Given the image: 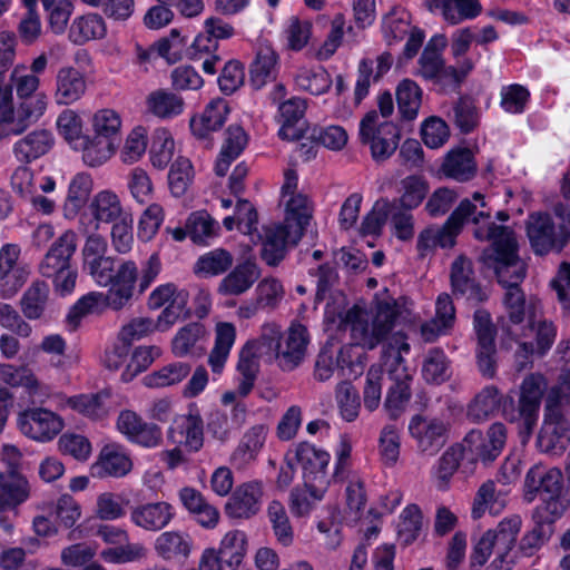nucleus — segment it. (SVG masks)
Returning <instances> with one entry per match:
<instances>
[{
  "label": "nucleus",
  "instance_id": "39448f33",
  "mask_svg": "<svg viewBox=\"0 0 570 570\" xmlns=\"http://www.w3.org/2000/svg\"><path fill=\"white\" fill-rule=\"evenodd\" d=\"M259 343L266 353L273 354L277 366L284 372H292L303 362L308 344L307 328L302 324H292L283 333L276 324L262 327Z\"/></svg>",
  "mask_w": 570,
  "mask_h": 570
},
{
  "label": "nucleus",
  "instance_id": "79ce46f5",
  "mask_svg": "<svg viewBox=\"0 0 570 570\" xmlns=\"http://www.w3.org/2000/svg\"><path fill=\"white\" fill-rule=\"evenodd\" d=\"M155 550L165 560L186 559L191 550V540L181 532L166 531L156 539Z\"/></svg>",
  "mask_w": 570,
  "mask_h": 570
},
{
  "label": "nucleus",
  "instance_id": "5fc2aeb1",
  "mask_svg": "<svg viewBox=\"0 0 570 570\" xmlns=\"http://www.w3.org/2000/svg\"><path fill=\"white\" fill-rule=\"evenodd\" d=\"M422 374L426 382L441 384L450 379V361L440 348H431L424 358Z\"/></svg>",
  "mask_w": 570,
  "mask_h": 570
},
{
  "label": "nucleus",
  "instance_id": "ea45409f",
  "mask_svg": "<svg viewBox=\"0 0 570 570\" xmlns=\"http://www.w3.org/2000/svg\"><path fill=\"white\" fill-rule=\"evenodd\" d=\"M236 330L232 323L216 325L215 345L209 353L208 364L214 373H220L234 345Z\"/></svg>",
  "mask_w": 570,
  "mask_h": 570
},
{
  "label": "nucleus",
  "instance_id": "49530a36",
  "mask_svg": "<svg viewBox=\"0 0 570 570\" xmlns=\"http://www.w3.org/2000/svg\"><path fill=\"white\" fill-rule=\"evenodd\" d=\"M278 56L269 46H261L254 61L250 63V81L255 88L263 87L275 76Z\"/></svg>",
  "mask_w": 570,
  "mask_h": 570
},
{
  "label": "nucleus",
  "instance_id": "680f3d73",
  "mask_svg": "<svg viewBox=\"0 0 570 570\" xmlns=\"http://www.w3.org/2000/svg\"><path fill=\"white\" fill-rule=\"evenodd\" d=\"M409 13L402 8H393L384 18L382 30L389 45L400 41L409 31Z\"/></svg>",
  "mask_w": 570,
  "mask_h": 570
},
{
  "label": "nucleus",
  "instance_id": "a211bd4d",
  "mask_svg": "<svg viewBox=\"0 0 570 570\" xmlns=\"http://www.w3.org/2000/svg\"><path fill=\"white\" fill-rule=\"evenodd\" d=\"M20 247L7 244L0 248V295L11 298L26 283L29 271L18 263Z\"/></svg>",
  "mask_w": 570,
  "mask_h": 570
},
{
  "label": "nucleus",
  "instance_id": "f257e3e1",
  "mask_svg": "<svg viewBox=\"0 0 570 570\" xmlns=\"http://www.w3.org/2000/svg\"><path fill=\"white\" fill-rule=\"evenodd\" d=\"M473 235L479 240H488L490 245L483 249L480 261L494 271L498 282L505 288L502 302L512 325H520L528 315L533 326L539 301L530 297L527 301L520 283L525 277V264L519 257V244L514 230L504 225L491 223L475 228Z\"/></svg>",
  "mask_w": 570,
  "mask_h": 570
},
{
  "label": "nucleus",
  "instance_id": "473e14b6",
  "mask_svg": "<svg viewBox=\"0 0 570 570\" xmlns=\"http://www.w3.org/2000/svg\"><path fill=\"white\" fill-rule=\"evenodd\" d=\"M455 307L451 296L442 293L435 303V316L421 326V333L425 341H433L440 334L445 333L454 325Z\"/></svg>",
  "mask_w": 570,
  "mask_h": 570
},
{
  "label": "nucleus",
  "instance_id": "423d86ee",
  "mask_svg": "<svg viewBox=\"0 0 570 570\" xmlns=\"http://www.w3.org/2000/svg\"><path fill=\"white\" fill-rule=\"evenodd\" d=\"M122 127L121 115L116 109H97L91 117L92 135H89L86 165L99 167L117 151Z\"/></svg>",
  "mask_w": 570,
  "mask_h": 570
},
{
  "label": "nucleus",
  "instance_id": "37998d69",
  "mask_svg": "<svg viewBox=\"0 0 570 570\" xmlns=\"http://www.w3.org/2000/svg\"><path fill=\"white\" fill-rule=\"evenodd\" d=\"M92 189V179L88 174H77L69 184L68 195L63 205V216L73 219L86 204Z\"/></svg>",
  "mask_w": 570,
  "mask_h": 570
},
{
  "label": "nucleus",
  "instance_id": "f03ea898",
  "mask_svg": "<svg viewBox=\"0 0 570 570\" xmlns=\"http://www.w3.org/2000/svg\"><path fill=\"white\" fill-rule=\"evenodd\" d=\"M108 242L98 233H90L81 249L82 268L101 286L109 287L108 292H122L131 299L138 277V266L131 259H121L107 255Z\"/></svg>",
  "mask_w": 570,
  "mask_h": 570
},
{
  "label": "nucleus",
  "instance_id": "a878e982",
  "mask_svg": "<svg viewBox=\"0 0 570 570\" xmlns=\"http://www.w3.org/2000/svg\"><path fill=\"white\" fill-rule=\"evenodd\" d=\"M89 212L95 224L94 233H97L101 224L110 225L127 215L119 196L108 189L101 190L92 197Z\"/></svg>",
  "mask_w": 570,
  "mask_h": 570
},
{
  "label": "nucleus",
  "instance_id": "2eb2a0df",
  "mask_svg": "<svg viewBox=\"0 0 570 570\" xmlns=\"http://www.w3.org/2000/svg\"><path fill=\"white\" fill-rule=\"evenodd\" d=\"M131 299L125 297L122 292H90L80 297L70 308L67 315V322L75 330L81 318L94 313H101L104 309L111 308L120 311L130 303Z\"/></svg>",
  "mask_w": 570,
  "mask_h": 570
},
{
  "label": "nucleus",
  "instance_id": "4468645a",
  "mask_svg": "<svg viewBox=\"0 0 570 570\" xmlns=\"http://www.w3.org/2000/svg\"><path fill=\"white\" fill-rule=\"evenodd\" d=\"M451 287L456 298L476 305L489 298L487 291L476 281L472 262L465 256L456 257L451 265Z\"/></svg>",
  "mask_w": 570,
  "mask_h": 570
},
{
  "label": "nucleus",
  "instance_id": "c85d7f7f",
  "mask_svg": "<svg viewBox=\"0 0 570 570\" xmlns=\"http://www.w3.org/2000/svg\"><path fill=\"white\" fill-rule=\"evenodd\" d=\"M478 166L469 148L450 150L441 165L442 174L459 183H466L476 175Z\"/></svg>",
  "mask_w": 570,
  "mask_h": 570
},
{
  "label": "nucleus",
  "instance_id": "052dcab7",
  "mask_svg": "<svg viewBox=\"0 0 570 570\" xmlns=\"http://www.w3.org/2000/svg\"><path fill=\"white\" fill-rule=\"evenodd\" d=\"M521 524V517L513 514L504 518L495 529H491L492 534L495 537L498 542V551H501L502 553L511 552L517 542Z\"/></svg>",
  "mask_w": 570,
  "mask_h": 570
},
{
  "label": "nucleus",
  "instance_id": "69168bd1",
  "mask_svg": "<svg viewBox=\"0 0 570 570\" xmlns=\"http://www.w3.org/2000/svg\"><path fill=\"white\" fill-rule=\"evenodd\" d=\"M381 460L387 466H393L400 456V432L394 424L385 425L379 439Z\"/></svg>",
  "mask_w": 570,
  "mask_h": 570
},
{
  "label": "nucleus",
  "instance_id": "f704fd0d",
  "mask_svg": "<svg viewBox=\"0 0 570 570\" xmlns=\"http://www.w3.org/2000/svg\"><path fill=\"white\" fill-rule=\"evenodd\" d=\"M52 134L46 129L33 130L19 139L13 146L16 158L22 163H30L46 155L53 146Z\"/></svg>",
  "mask_w": 570,
  "mask_h": 570
},
{
  "label": "nucleus",
  "instance_id": "f8f14e48",
  "mask_svg": "<svg viewBox=\"0 0 570 570\" xmlns=\"http://www.w3.org/2000/svg\"><path fill=\"white\" fill-rule=\"evenodd\" d=\"M507 442V428L501 422L490 425L485 436L480 430H471L462 441V451L474 455L484 464L493 462Z\"/></svg>",
  "mask_w": 570,
  "mask_h": 570
},
{
  "label": "nucleus",
  "instance_id": "7c9ffc66",
  "mask_svg": "<svg viewBox=\"0 0 570 570\" xmlns=\"http://www.w3.org/2000/svg\"><path fill=\"white\" fill-rule=\"evenodd\" d=\"M505 400L497 386L487 385L469 403L468 417L476 423L484 422L500 410Z\"/></svg>",
  "mask_w": 570,
  "mask_h": 570
},
{
  "label": "nucleus",
  "instance_id": "72a5a7b5",
  "mask_svg": "<svg viewBox=\"0 0 570 570\" xmlns=\"http://www.w3.org/2000/svg\"><path fill=\"white\" fill-rule=\"evenodd\" d=\"M410 344L405 342L403 336H393L383 347L382 364L385 367L390 380H412V374L409 372L405 361L402 356L403 353H409Z\"/></svg>",
  "mask_w": 570,
  "mask_h": 570
},
{
  "label": "nucleus",
  "instance_id": "6ab92c4d",
  "mask_svg": "<svg viewBox=\"0 0 570 570\" xmlns=\"http://www.w3.org/2000/svg\"><path fill=\"white\" fill-rule=\"evenodd\" d=\"M563 475L558 468H548L541 463L529 469L524 478V500L533 502L539 495H556L562 493Z\"/></svg>",
  "mask_w": 570,
  "mask_h": 570
},
{
  "label": "nucleus",
  "instance_id": "dca6fc26",
  "mask_svg": "<svg viewBox=\"0 0 570 570\" xmlns=\"http://www.w3.org/2000/svg\"><path fill=\"white\" fill-rule=\"evenodd\" d=\"M17 423L22 434L37 441H49L62 429L60 417L41 407L23 411L19 414Z\"/></svg>",
  "mask_w": 570,
  "mask_h": 570
},
{
  "label": "nucleus",
  "instance_id": "6e6552de",
  "mask_svg": "<svg viewBox=\"0 0 570 570\" xmlns=\"http://www.w3.org/2000/svg\"><path fill=\"white\" fill-rule=\"evenodd\" d=\"M570 444V420L560 404L550 397L544 406L542 426L537 438L538 449L548 455H561Z\"/></svg>",
  "mask_w": 570,
  "mask_h": 570
},
{
  "label": "nucleus",
  "instance_id": "aec40b11",
  "mask_svg": "<svg viewBox=\"0 0 570 570\" xmlns=\"http://www.w3.org/2000/svg\"><path fill=\"white\" fill-rule=\"evenodd\" d=\"M409 431L416 440L419 449L430 455L439 452L446 442V425L435 417L415 415L409 424Z\"/></svg>",
  "mask_w": 570,
  "mask_h": 570
},
{
  "label": "nucleus",
  "instance_id": "0eeeda50",
  "mask_svg": "<svg viewBox=\"0 0 570 570\" xmlns=\"http://www.w3.org/2000/svg\"><path fill=\"white\" fill-rule=\"evenodd\" d=\"M295 459L309 494L314 500H322L331 482L327 473L330 454L308 442H301L295 448Z\"/></svg>",
  "mask_w": 570,
  "mask_h": 570
},
{
  "label": "nucleus",
  "instance_id": "13d9d810",
  "mask_svg": "<svg viewBox=\"0 0 570 570\" xmlns=\"http://www.w3.org/2000/svg\"><path fill=\"white\" fill-rule=\"evenodd\" d=\"M541 499V504L534 509L533 519L535 523L552 524L560 519L569 507V501L562 493L547 495Z\"/></svg>",
  "mask_w": 570,
  "mask_h": 570
},
{
  "label": "nucleus",
  "instance_id": "8fccbe9b",
  "mask_svg": "<svg viewBox=\"0 0 570 570\" xmlns=\"http://www.w3.org/2000/svg\"><path fill=\"white\" fill-rule=\"evenodd\" d=\"M148 146V130L144 126L134 127L119 150V159L125 165L138 163L145 155Z\"/></svg>",
  "mask_w": 570,
  "mask_h": 570
},
{
  "label": "nucleus",
  "instance_id": "a18cd8bd",
  "mask_svg": "<svg viewBox=\"0 0 570 570\" xmlns=\"http://www.w3.org/2000/svg\"><path fill=\"white\" fill-rule=\"evenodd\" d=\"M49 286L43 281H35L21 297V311L28 320L40 318L49 301Z\"/></svg>",
  "mask_w": 570,
  "mask_h": 570
},
{
  "label": "nucleus",
  "instance_id": "e2e57ef3",
  "mask_svg": "<svg viewBox=\"0 0 570 570\" xmlns=\"http://www.w3.org/2000/svg\"><path fill=\"white\" fill-rule=\"evenodd\" d=\"M0 379L13 387L23 386L33 393L39 386L35 374L26 366H14L12 364H0Z\"/></svg>",
  "mask_w": 570,
  "mask_h": 570
},
{
  "label": "nucleus",
  "instance_id": "6e6d98bb",
  "mask_svg": "<svg viewBox=\"0 0 570 570\" xmlns=\"http://www.w3.org/2000/svg\"><path fill=\"white\" fill-rule=\"evenodd\" d=\"M335 400L343 420L353 422L357 419L361 410V401L357 390L351 382L343 381L337 384Z\"/></svg>",
  "mask_w": 570,
  "mask_h": 570
},
{
  "label": "nucleus",
  "instance_id": "9b49d317",
  "mask_svg": "<svg viewBox=\"0 0 570 570\" xmlns=\"http://www.w3.org/2000/svg\"><path fill=\"white\" fill-rule=\"evenodd\" d=\"M548 389V382L541 373L527 375L520 386L518 402L520 433L529 438L537 424L541 400Z\"/></svg>",
  "mask_w": 570,
  "mask_h": 570
},
{
  "label": "nucleus",
  "instance_id": "338daca9",
  "mask_svg": "<svg viewBox=\"0 0 570 570\" xmlns=\"http://www.w3.org/2000/svg\"><path fill=\"white\" fill-rule=\"evenodd\" d=\"M422 528V513L417 505H407L400 515L397 533L405 544L419 537Z\"/></svg>",
  "mask_w": 570,
  "mask_h": 570
},
{
  "label": "nucleus",
  "instance_id": "cd10ccee",
  "mask_svg": "<svg viewBox=\"0 0 570 570\" xmlns=\"http://www.w3.org/2000/svg\"><path fill=\"white\" fill-rule=\"evenodd\" d=\"M174 509L168 502L140 504L131 512L132 522L148 531H159L174 518Z\"/></svg>",
  "mask_w": 570,
  "mask_h": 570
},
{
  "label": "nucleus",
  "instance_id": "c756f323",
  "mask_svg": "<svg viewBox=\"0 0 570 570\" xmlns=\"http://www.w3.org/2000/svg\"><path fill=\"white\" fill-rule=\"evenodd\" d=\"M229 109H198L189 119L191 135L207 145L212 135L219 131L227 120Z\"/></svg>",
  "mask_w": 570,
  "mask_h": 570
},
{
  "label": "nucleus",
  "instance_id": "0e129e2a",
  "mask_svg": "<svg viewBox=\"0 0 570 570\" xmlns=\"http://www.w3.org/2000/svg\"><path fill=\"white\" fill-rule=\"evenodd\" d=\"M193 165L187 158L179 157L171 165L168 174V184L174 196H183L193 179Z\"/></svg>",
  "mask_w": 570,
  "mask_h": 570
},
{
  "label": "nucleus",
  "instance_id": "58836bf2",
  "mask_svg": "<svg viewBox=\"0 0 570 570\" xmlns=\"http://www.w3.org/2000/svg\"><path fill=\"white\" fill-rule=\"evenodd\" d=\"M106 32L104 18L98 13H87L73 19L69 28V39L75 45H83L104 38Z\"/></svg>",
  "mask_w": 570,
  "mask_h": 570
},
{
  "label": "nucleus",
  "instance_id": "c9c22d12",
  "mask_svg": "<svg viewBox=\"0 0 570 570\" xmlns=\"http://www.w3.org/2000/svg\"><path fill=\"white\" fill-rule=\"evenodd\" d=\"M30 494L28 481L18 472L0 473V511L17 508Z\"/></svg>",
  "mask_w": 570,
  "mask_h": 570
},
{
  "label": "nucleus",
  "instance_id": "4d7b16f0",
  "mask_svg": "<svg viewBox=\"0 0 570 570\" xmlns=\"http://www.w3.org/2000/svg\"><path fill=\"white\" fill-rule=\"evenodd\" d=\"M402 195L395 200L400 207L412 210L416 208L425 198L429 191L428 181L416 175L407 176L401 180Z\"/></svg>",
  "mask_w": 570,
  "mask_h": 570
},
{
  "label": "nucleus",
  "instance_id": "7ed1b4c3",
  "mask_svg": "<svg viewBox=\"0 0 570 570\" xmlns=\"http://www.w3.org/2000/svg\"><path fill=\"white\" fill-rule=\"evenodd\" d=\"M394 109H371L360 122V139L364 145H368L372 158L375 161L389 159L396 150L401 129L399 122L403 118L413 119L417 115V109H399L393 115Z\"/></svg>",
  "mask_w": 570,
  "mask_h": 570
},
{
  "label": "nucleus",
  "instance_id": "de8ad7c7",
  "mask_svg": "<svg viewBox=\"0 0 570 570\" xmlns=\"http://www.w3.org/2000/svg\"><path fill=\"white\" fill-rule=\"evenodd\" d=\"M110 393L101 391L95 394H81L68 400V404L77 412L90 417L101 419L108 414Z\"/></svg>",
  "mask_w": 570,
  "mask_h": 570
},
{
  "label": "nucleus",
  "instance_id": "a19ab883",
  "mask_svg": "<svg viewBox=\"0 0 570 570\" xmlns=\"http://www.w3.org/2000/svg\"><path fill=\"white\" fill-rule=\"evenodd\" d=\"M285 224L293 228V239L299 240L312 217L309 202L306 196L296 194L285 198Z\"/></svg>",
  "mask_w": 570,
  "mask_h": 570
},
{
  "label": "nucleus",
  "instance_id": "e433bc0d",
  "mask_svg": "<svg viewBox=\"0 0 570 570\" xmlns=\"http://www.w3.org/2000/svg\"><path fill=\"white\" fill-rule=\"evenodd\" d=\"M86 81L79 70L61 68L57 73L56 101L58 105L75 104L85 92Z\"/></svg>",
  "mask_w": 570,
  "mask_h": 570
},
{
  "label": "nucleus",
  "instance_id": "f3484780",
  "mask_svg": "<svg viewBox=\"0 0 570 570\" xmlns=\"http://www.w3.org/2000/svg\"><path fill=\"white\" fill-rule=\"evenodd\" d=\"M170 443L197 452L204 444V422L197 410L176 416L167 432Z\"/></svg>",
  "mask_w": 570,
  "mask_h": 570
},
{
  "label": "nucleus",
  "instance_id": "393cba45",
  "mask_svg": "<svg viewBox=\"0 0 570 570\" xmlns=\"http://www.w3.org/2000/svg\"><path fill=\"white\" fill-rule=\"evenodd\" d=\"M261 269L252 259L237 264L219 283L222 295L238 296L247 292L259 278Z\"/></svg>",
  "mask_w": 570,
  "mask_h": 570
},
{
  "label": "nucleus",
  "instance_id": "4be33fe9",
  "mask_svg": "<svg viewBox=\"0 0 570 570\" xmlns=\"http://www.w3.org/2000/svg\"><path fill=\"white\" fill-rule=\"evenodd\" d=\"M86 122V117L76 109H63L56 121L59 135L73 150L81 153L85 164L89 148V135L85 132Z\"/></svg>",
  "mask_w": 570,
  "mask_h": 570
},
{
  "label": "nucleus",
  "instance_id": "1a4fd4ad",
  "mask_svg": "<svg viewBox=\"0 0 570 570\" xmlns=\"http://www.w3.org/2000/svg\"><path fill=\"white\" fill-rule=\"evenodd\" d=\"M485 207L484 196L480 193H474L472 200L469 198L463 199L448 217L442 227L435 228L438 246L442 248L453 247L455 238L465 222H472L478 225L476 228L491 224L492 222L481 224L483 218L488 219L491 216L490 212L485 210Z\"/></svg>",
  "mask_w": 570,
  "mask_h": 570
},
{
  "label": "nucleus",
  "instance_id": "3c124183",
  "mask_svg": "<svg viewBox=\"0 0 570 570\" xmlns=\"http://www.w3.org/2000/svg\"><path fill=\"white\" fill-rule=\"evenodd\" d=\"M234 262L232 253L224 248L213 249L202 255L194 267L196 274L216 276L227 272Z\"/></svg>",
  "mask_w": 570,
  "mask_h": 570
},
{
  "label": "nucleus",
  "instance_id": "b1692460",
  "mask_svg": "<svg viewBox=\"0 0 570 570\" xmlns=\"http://www.w3.org/2000/svg\"><path fill=\"white\" fill-rule=\"evenodd\" d=\"M266 353L259 338L256 341L247 342L239 352V360L237 363V371L239 373V383L237 392L240 396H246L254 387L258 371L261 354Z\"/></svg>",
  "mask_w": 570,
  "mask_h": 570
},
{
  "label": "nucleus",
  "instance_id": "20e7f679",
  "mask_svg": "<svg viewBox=\"0 0 570 570\" xmlns=\"http://www.w3.org/2000/svg\"><path fill=\"white\" fill-rule=\"evenodd\" d=\"M397 316L395 302H379L374 314L355 304L345 312L341 324L350 328L351 337L356 345L373 350L391 333Z\"/></svg>",
  "mask_w": 570,
  "mask_h": 570
},
{
  "label": "nucleus",
  "instance_id": "864d4df0",
  "mask_svg": "<svg viewBox=\"0 0 570 570\" xmlns=\"http://www.w3.org/2000/svg\"><path fill=\"white\" fill-rule=\"evenodd\" d=\"M206 335V327L198 322L185 325L176 333L171 341L173 353L178 357L193 353L197 343Z\"/></svg>",
  "mask_w": 570,
  "mask_h": 570
},
{
  "label": "nucleus",
  "instance_id": "9d476101",
  "mask_svg": "<svg viewBox=\"0 0 570 570\" xmlns=\"http://www.w3.org/2000/svg\"><path fill=\"white\" fill-rule=\"evenodd\" d=\"M189 299V293L178 288L175 283H166L157 286L149 294L147 306L156 311L165 306L158 316V331L169 330L185 314Z\"/></svg>",
  "mask_w": 570,
  "mask_h": 570
},
{
  "label": "nucleus",
  "instance_id": "bf43d9fd",
  "mask_svg": "<svg viewBox=\"0 0 570 570\" xmlns=\"http://www.w3.org/2000/svg\"><path fill=\"white\" fill-rule=\"evenodd\" d=\"M246 534L239 530L227 532L222 542L218 552L225 559L228 567H237L240 564L246 552Z\"/></svg>",
  "mask_w": 570,
  "mask_h": 570
},
{
  "label": "nucleus",
  "instance_id": "bb28decb",
  "mask_svg": "<svg viewBox=\"0 0 570 570\" xmlns=\"http://www.w3.org/2000/svg\"><path fill=\"white\" fill-rule=\"evenodd\" d=\"M293 239V228L284 225L265 227L262 244V258L269 266H276L285 257L286 244H296Z\"/></svg>",
  "mask_w": 570,
  "mask_h": 570
},
{
  "label": "nucleus",
  "instance_id": "5701e85b",
  "mask_svg": "<svg viewBox=\"0 0 570 570\" xmlns=\"http://www.w3.org/2000/svg\"><path fill=\"white\" fill-rule=\"evenodd\" d=\"M39 273L51 278L55 291L61 295L71 293L76 286L77 271L71 267V262L53 253H46L39 264Z\"/></svg>",
  "mask_w": 570,
  "mask_h": 570
},
{
  "label": "nucleus",
  "instance_id": "ddd939ff",
  "mask_svg": "<svg viewBox=\"0 0 570 570\" xmlns=\"http://www.w3.org/2000/svg\"><path fill=\"white\" fill-rule=\"evenodd\" d=\"M527 236L535 255H546L553 249H562L553 218L548 213H532L525 220Z\"/></svg>",
  "mask_w": 570,
  "mask_h": 570
},
{
  "label": "nucleus",
  "instance_id": "09e8293b",
  "mask_svg": "<svg viewBox=\"0 0 570 570\" xmlns=\"http://www.w3.org/2000/svg\"><path fill=\"white\" fill-rule=\"evenodd\" d=\"M190 365L186 362H174L163 366L144 376L142 382L146 386L153 389L167 387L185 380L190 373Z\"/></svg>",
  "mask_w": 570,
  "mask_h": 570
},
{
  "label": "nucleus",
  "instance_id": "2f4dec72",
  "mask_svg": "<svg viewBox=\"0 0 570 570\" xmlns=\"http://www.w3.org/2000/svg\"><path fill=\"white\" fill-rule=\"evenodd\" d=\"M132 462L124 446L111 443L102 448L95 465L99 476H124L130 472Z\"/></svg>",
  "mask_w": 570,
  "mask_h": 570
},
{
  "label": "nucleus",
  "instance_id": "603ef678",
  "mask_svg": "<svg viewBox=\"0 0 570 570\" xmlns=\"http://www.w3.org/2000/svg\"><path fill=\"white\" fill-rule=\"evenodd\" d=\"M267 517L276 540L284 547H289L294 541V530L283 503L273 500L268 504Z\"/></svg>",
  "mask_w": 570,
  "mask_h": 570
},
{
  "label": "nucleus",
  "instance_id": "412c9836",
  "mask_svg": "<svg viewBox=\"0 0 570 570\" xmlns=\"http://www.w3.org/2000/svg\"><path fill=\"white\" fill-rule=\"evenodd\" d=\"M263 487L249 481L237 487L225 505V512L233 519H249L259 511Z\"/></svg>",
  "mask_w": 570,
  "mask_h": 570
},
{
  "label": "nucleus",
  "instance_id": "4c0bfd02",
  "mask_svg": "<svg viewBox=\"0 0 570 570\" xmlns=\"http://www.w3.org/2000/svg\"><path fill=\"white\" fill-rule=\"evenodd\" d=\"M41 116V109H0V139L22 134Z\"/></svg>",
  "mask_w": 570,
  "mask_h": 570
},
{
  "label": "nucleus",
  "instance_id": "774afa93",
  "mask_svg": "<svg viewBox=\"0 0 570 570\" xmlns=\"http://www.w3.org/2000/svg\"><path fill=\"white\" fill-rule=\"evenodd\" d=\"M159 355V348L156 346H139L137 347L121 374L122 382H130L136 375L146 371L154 362L155 357Z\"/></svg>",
  "mask_w": 570,
  "mask_h": 570
},
{
  "label": "nucleus",
  "instance_id": "c03bdc74",
  "mask_svg": "<svg viewBox=\"0 0 570 570\" xmlns=\"http://www.w3.org/2000/svg\"><path fill=\"white\" fill-rule=\"evenodd\" d=\"M275 119L279 124L278 137L283 140H298L309 129L304 109H279Z\"/></svg>",
  "mask_w": 570,
  "mask_h": 570
}]
</instances>
